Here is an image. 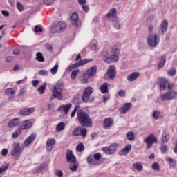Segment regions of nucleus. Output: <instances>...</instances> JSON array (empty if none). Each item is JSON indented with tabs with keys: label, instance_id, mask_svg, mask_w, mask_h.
Instances as JSON below:
<instances>
[{
	"label": "nucleus",
	"instance_id": "f257e3e1",
	"mask_svg": "<svg viewBox=\"0 0 177 177\" xmlns=\"http://www.w3.org/2000/svg\"><path fill=\"white\" fill-rule=\"evenodd\" d=\"M37 138V134L35 133H32L29 136L24 142V145L20 146L18 142H15L12 144V150L11 151V156L15 158V160H19L21 156V152L24 150L25 147L30 146L35 140Z\"/></svg>",
	"mask_w": 177,
	"mask_h": 177
},
{
	"label": "nucleus",
	"instance_id": "f03ea898",
	"mask_svg": "<svg viewBox=\"0 0 177 177\" xmlns=\"http://www.w3.org/2000/svg\"><path fill=\"white\" fill-rule=\"evenodd\" d=\"M77 117L82 127H85L86 128H91V127L93 125V122H92V119L89 115H88V113H85L82 110H77Z\"/></svg>",
	"mask_w": 177,
	"mask_h": 177
},
{
	"label": "nucleus",
	"instance_id": "7ed1b4c3",
	"mask_svg": "<svg viewBox=\"0 0 177 177\" xmlns=\"http://www.w3.org/2000/svg\"><path fill=\"white\" fill-rule=\"evenodd\" d=\"M64 83L63 82H58L53 88L52 95L50 100H53V99H57V100H63V95L62 92H63V86Z\"/></svg>",
	"mask_w": 177,
	"mask_h": 177
},
{
	"label": "nucleus",
	"instance_id": "20e7f679",
	"mask_svg": "<svg viewBox=\"0 0 177 177\" xmlns=\"http://www.w3.org/2000/svg\"><path fill=\"white\" fill-rule=\"evenodd\" d=\"M67 27V24L64 21H59L57 24L53 25L51 28L52 32L53 34H56L57 32H63L66 28Z\"/></svg>",
	"mask_w": 177,
	"mask_h": 177
},
{
	"label": "nucleus",
	"instance_id": "39448f33",
	"mask_svg": "<svg viewBox=\"0 0 177 177\" xmlns=\"http://www.w3.org/2000/svg\"><path fill=\"white\" fill-rule=\"evenodd\" d=\"M93 92V88L92 87H87L84 89V93L82 97V100L84 102V103H88L89 102V97L92 95Z\"/></svg>",
	"mask_w": 177,
	"mask_h": 177
},
{
	"label": "nucleus",
	"instance_id": "423d86ee",
	"mask_svg": "<svg viewBox=\"0 0 177 177\" xmlns=\"http://www.w3.org/2000/svg\"><path fill=\"white\" fill-rule=\"evenodd\" d=\"M118 147V145L117 144L115 143L111 144L109 147H103L102 151H104L105 154H114Z\"/></svg>",
	"mask_w": 177,
	"mask_h": 177
},
{
	"label": "nucleus",
	"instance_id": "0eeeda50",
	"mask_svg": "<svg viewBox=\"0 0 177 177\" xmlns=\"http://www.w3.org/2000/svg\"><path fill=\"white\" fill-rule=\"evenodd\" d=\"M176 97L177 91H169L161 95V99H162V100H172V99H176Z\"/></svg>",
	"mask_w": 177,
	"mask_h": 177
},
{
	"label": "nucleus",
	"instance_id": "6e6552de",
	"mask_svg": "<svg viewBox=\"0 0 177 177\" xmlns=\"http://www.w3.org/2000/svg\"><path fill=\"white\" fill-rule=\"evenodd\" d=\"M167 85H168V89H172L173 86H174V84H170L169 82H168V80L165 78H161L160 88V91H165V89H167Z\"/></svg>",
	"mask_w": 177,
	"mask_h": 177
},
{
	"label": "nucleus",
	"instance_id": "1a4fd4ad",
	"mask_svg": "<svg viewBox=\"0 0 177 177\" xmlns=\"http://www.w3.org/2000/svg\"><path fill=\"white\" fill-rule=\"evenodd\" d=\"M144 142L146 143L147 149H150L153 147V144L156 142V136H154V134H151L144 140Z\"/></svg>",
	"mask_w": 177,
	"mask_h": 177
},
{
	"label": "nucleus",
	"instance_id": "9d476101",
	"mask_svg": "<svg viewBox=\"0 0 177 177\" xmlns=\"http://www.w3.org/2000/svg\"><path fill=\"white\" fill-rule=\"evenodd\" d=\"M167 31H168V21L164 20L159 27L158 32L160 35H164Z\"/></svg>",
	"mask_w": 177,
	"mask_h": 177
},
{
	"label": "nucleus",
	"instance_id": "9b49d317",
	"mask_svg": "<svg viewBox=\"0 0 177 177\" xmlns=\"http://www.w3.org/2000/svg\"><path fill=\"white\" fill-rule=\"evenodd\" d=\"M117 74V71H115V66H111L105 74L106 75H108L109 80H114L115 78V75Z\"/></svg>",
	"mask_w": 177,
	"mask_h": 177
},
{
	"label": "nucleus",
	"instance_id": "f8f14e48",
	"mask_svg": "<svg viewBox=\"0 0 177 177\" xmlns=\"http://www.w3.org/2000/svg\"><path fill=\"white\" fill-rule=\"evenodd\" d=\"M148 45L151 49L156 48V35L149 34L147 39Z\"/></svg>",
	"mask_w": 177,
	"mask_h": 177
},
{
	"label": "nucleus",
	"instance_id": "ddd939ff",
	"mask_svg": "<svg viewBox=\"0 0 177 177\" xmlns=\"http://www.w3.org/2000/svg\"><path fill=\"white\" fill-rule=\"evenodd\" d=\"M106 17L108 20H109V21L113 20L114 19H117L118 17H117V9H115V8L111 9L106 14Z\"/></svg>",
	"mask_w": 177,
	"mask_h": 177
},
{
	"label": "nucleus",
	"instance_id": "4468645a",
	"mask_svg": "<svg viewBox=\"0 0 177 177\" xmlns=\"http://www.w3.org/2000/svg\"><path fill=\"white\" fill-rule=\"evenodd\" d=\"M35 109L34 107L25 108L19 112V115H30V114L34 113Z\"/></svg>",
	"mask_w": 177,
	"mask_h": 177
},
{
	"label": "nucleus",
	"instance_id": "2eb2a0df",
	"mask_svg": "<svg viewBox=\"0 0 177 177\" xmlns=\"http://www.w3.org/2000/svg\"><path fill=\"white\" fill-rule=\"evenodd\" d=\"M32 127V122L29 120H24L21 122V124L19 127V128L22 131V129H30Z\"/></svg>",
	"mask_w": 177,
	"mask_h": 177
},
{
	"label": "nucleus",
	"instance_id": "dca6fc26",
	"mask_svg": "<svg viewBox=\"0 0 177 177\" xmlns=\"http://www.w3.org/2000/svg\"><path fill=\"white\" fill-rule=\"evenodd\" d=\"M56 145V140L55 138H49L46 143V147L47 149V151H52V149H53V146Z\"/></svg>",
	"mask_w": 177,
	"mask_h": 177
},
{
	"label": "nucleus",
	"instance_id": "f3484780",
	"mask_svg": "<svg viewBox=\"0 0 177 177\" xmlns=\"http://www.w3.org/2000/svg\"><path fill=\"white\" fill-rule=\"evenodd\" d=\"M139 77H140V73L133 72L127 76V80L129 82H133V81H136Z\"/></svg>",
	"mask_w": 177,
	"mask_h": 177
},
{
	"label": "nucleus",
	"instance_id": "a211bd4d",
	"mask_svg": "<svg viewBox=\"0 0 177 177\" xmlns=\"http://www.w3.org/2000/svg\"><path fill=\"white\" fill-rule=\"evenodd\" d=\"M113 124H114V121L111 119V118H106L103 122V128L104 129H109V128H111Z\"/></svg>",
	"mask_w": 177,
	"mask_h": 177
},
{
	"label": "nucleus",
	"instance_id": "6ab92c4d",
	"mask_svg": "<svg viewBox=\"0 0 177 177\" xmlns=\"http://www.w3.org/2000/svg\"><path fill=\"white\" fill-rule=\"evenodd\" d=\"M66 161L68 162H75L77 161V159H75V156L73 153V151L68 150L66 155Z\"/></svg>",
	"mask_w": 177,
	"mask_h": 177
},
{
	"label": "nucleus",
	"instance_id": "aec40b11",
	"mask_svg": "<svg viewBox=\"0 0 177 177\" xmlns=\"http://www.w3.org/2000/svg\"><path fill=\"white\" fill-rule=\"evenodd\" d=\"M20 124V118H16L12 119L8 124V128H15V127H17Z\"/></svg>",
	"mask_w": 177,
	"mask_h": 177
},
{
	"label": "nucleus",
	"instance_id": "412c9836",
	"mask_svg": "<svg viewBox=\"0 0 177 177\" xmlns=\"http://www.w3.org/2000/svg\"><path fill=\"white\" fill-rule=\"evenodd\" d=\"M132 107V103H126L120 109V114H126L127 111H129Z\"/></svg>",
	"mask_w": 177,
	"mask_h": 177
},
{
	"label": "nucleus",
	"instance_id": "4be33fe9",
	"mask_svg": "<svg viewBox=\"0 0 177 177\" xmlns=\"http://www.w3.org/2000/svg\"><path fill=\"white\" fill-rule=\"evenodd\" d=\"M97 70V69L96 68V66H94L90 68L89 69H88L86 73H84V75H88V77H93V75H95V74H96Z\"/></svg>",
	"mask_w": 177,
	"mask_h": 177
},
{
	"label": "nucleus",
	"instance_id": "5701e85b",
	"mask_svg": "<svg viewBox=\"0 0 177 177\" xmlns=\"http://www.w3.org/2000/svg\"><path fill=\"white\" fill-rule=\"evenodd\" d=\"M71 23L73 24V26H78V13H73L71 17Z\"/></svg>",
	"mask_w": 177,
	"mask_h": 177
},
{
	"label": "nucleus",
	"instance_id": "b1692460",
	"mask_svg": "<svg viewBox=\"0 0 177 177\" xmlns=\"http://www.w3.org/2000/svg\"><path fill=\"white\" fill-rule=\"evenodd\" d=\"M131 149L132 145L131 144L127 145L126 147L122 149V151L119 152L120 156H125L126 154H128Z\"/></svg>",
	"mask_w": 177,
	"mask_h": 177
},
{
	"label": "nucleus",
	"instance_id": "393cba45",
	"mask_svg": "<svg viewBox=\"0 0 177 177\" xmlns=\"http://www.w3.org/2000/svg\"><path fill=\"white\" fill-rule=\"evenodd\" d=\"M102 59L105 63H111V54L107 51L103 53Z\"/></svg>",
	"mask_w": 177,
	"mask_h": 177
},
{
	"label": "nucleus",
	"instance_id": "a878e982",
	"mask_svg": "<svg viewBox=\"0 0 177 177\" xmlns=\"http://www.w3.org/2000/svg\"><path fill=\"white\" fill-rule=\"evenodd\" d=\"M112 24L116 30H120L121 28V23L120 22V18H115L114 19L111 20Z\"/></svg>",
	"mask_w": 177,
	"mask_h": 177
},
{
	"label": "nucleus",
	"instance_id": "bb28decb",
	"mask_svg": "<svg viewBox=\"0 0 177 177\" xmlns=\"http://www.w3.org/2000/svg\"><path fill=\"white\" fill-rule=\"evenodd\" d=\"M70 109H71V104L62 105L58 109V111H64L65 114H67L70 111Z\"/></svg>",
	"mask_w": 177,
	"mask_h": 177
},
{
	"label": "nucleus",
	"instance_id": "cd10ccee",
	"mask_svg": "<svg viewBox=\"0 0 177 177\" xmlns=\"http://www.w3.org/2000/svg\"><path fill=\"white\" fill-rule=\"evenodd\" d=\"M87 162L89 164V165H97V161L95 160V158L92 155L88 156Z\"/></svg>",
	"mask_w": 177,
	"mask_h": 177
},
{
	"label": "nucleus",
	"instance_id": "c85d7f7f",
	"mask_svg": "<svg viewBox=\"0 0 177 177\" xmlns=\"http://www.w3.org/2000/svg\"><path fill=\"white\" fill-rule=\"evenodd\" d=\"M169 139H171L169 133H167L166 131H164L162 134V141L163 142V143H167V142H168Z\"/></svg>",
	"mask_w": 177,
	"mask_h": 177
},
{
	"label": "nucleus",
	"instance_id": "c756f323",
	"mask_svg": "<svg viewBox=\"0 0 177 177\" xmlns=\"http://www.w3.org/2000/svg\"><path fill=\"white\" fill-rule=\"evenodd\" d=\"M15 93H16V91L13 88H7L5 91L6 95L8 96H11V97L9 98V100H10V99H13V97L12 96L15 95Z\"/></svg>",
	"mask_w": 177,
	"mask_h": 177
},
{
	"label": "nucleus",
	"instance_id": "7c9ffc66",
	"mask_svg": "<svg viewBox=\"0 0 177 177\" xmlns=\"http://www.w3.org/2000/svg\"><path fill=\"white\" fill-rule=\"evenodd\" d=\"M69 169L72 171V172H75V171L78 169V162H77V161L71 162L69 165Z\"/></svg>",
	"mask_w": 177,
	"mask_h": 177
},
{
	"label": "nucleus",
	"instance_id": "2f4dec72",
	"mask_svg": "<svg viewBox=\"0 0 177 177\" xmlns=\"http://www.w3.org/2000/svg\"><path fill=\"white\" fill-rule=\"evenodd\" d=\"M100 91L102 93H107L109 92V84L107 83H104L100 87Z\"/></svg>",
	"mask_w": 177,
	"mask_h": 177
},
{
	"label": "nucleus",
	"instance_id": "473e14b6",
	"mask_svg": "<svg viewBox=\"0 0 177 177\" xmlns=\"http://www.w3.org/2000/svg\"><path fill=\"white\" fill-rule=\"evenodd\" d=\"M165 62H167V58H165V57H162L157 67L158 70H161V68L165 66Z\"/></svg>",
	"mask_w": 177,
	"mask_h": 177
},
{
	"label": "nucleus",
	"instance_id": "72a5a7b5",
	"mask_svg": "<svg viewBox=\"0 0 177 177\" xmlns=\"http://www.w3.org/2000/svg\"><path fill=\"white\" fill-rule=\"evenodd\" d=\"M64 128H66V124H64V122H61L57 125L55 130L57 132H62V131H63Z\"/></svg>",
	"mask_w": 177,
	"mask_h": 177
},
{
	"label": "nucleus",
	"instance_id": "f704fd0d",
	"mask_svg": "<svg viewBox=\"0 0 177 177\" xmlns=\"http://www.w3.org/2000/svg\"><path fill=\"white\" fill-rule=\"evenodd\" d=\"M126 138L128 139V140H135V133L132 131H129L126 134Z\"/></svg>",
	"mask_w": 177,
	"mask_h": 177
},
{
	"label": "nucleus",
	"instance_id": "c9c22d12",
	"mask_svg": "<svg viewBox=\"0 0 177 177\" xmlns=\"http://www.w3.org/2000/svg\"><path fill=\"white\" fill-rule=\"evenodd\" d=\"M89 62H92V59H81L78 62H76V64L77 67H80V66H84L86 63H89Z\"/></svg>",
	"mask_w": 177,
	"mask_h": 177
},
{
	"label": "nucleus",
	"instance_id": "e433bc0d",
	"mask_svg": "<svg viewBox=\"0 0 177 177\" xmlns=\"http://www.w3.org/2000/svg\"><path fill=\"white\" fill-rule=\"evenodd\" d=\"M36 60H37V62H45V57H44L42 53L38 52L36 54Z\"/></svg>",
	"mask_w": 177,
	"mask_h": 177
},
{
	"label": "nucleus",
	"instance_id": "4c0bfd02",
	"mask_svg": "<svg viewBox=\"0 0 177 177\" xmlns=\"http://www.w3.org/2000/svg\"><path fill=\"white\" fill-rule=\"evenodd\" d=\"M117 53H120V46L115 45L111 48V54L117 55Z\"/></svg>",
	"mask_w": 177,
	"mask_h": 177
},
{
	"label": "nucleus",
	"instance_id": "58836bf2",
	"mask_svg": "<svg viewBox=\"0 0 177 177\" xmlns=\"http://www.w3.org/2000/svg\"><path fill=\"white\" fill-rule=\"evenodd\" d=\"M76 150L79 153H82L84 150H85V147L84 146V144L82 142L80 143L77 147H76Z\"/></svg>",
	"mask_w": 177,
	"mask_h": 177
},
{
	"label": "nucleus",
	"instance_id": "ea45409f",
	"mask_svg": "<svg viewBox=\"0 0 177 177\" xmlns=\"http://www.w3.org/2000/svg\"><path fill=\"white\" fill-rule=\"evenodd\" d=\"M21 133V129L18 127L17 131H15L14 133H12V138L13 139H16L17 138H19V135Z\"/></svg>",
	"mask_w": 177,
	"mask_h": 177
},
{
	"label": "nucleus",
	"instance_id": "a19ab883",
	"mask_svg": "<svg viewBox=\"0 0 177 177\" xmlns=\"http://www.w3.org/2000/svg\"><path fill=\"white\" fill-rule=\"evenodd\" d=\"M45 88H46V82L44 83L43 86H41L39 88H37V91L40 95H44L45 92Z\"/></svg>",
	"mask_w": 177,
	"mask_h": 177
},
{
	"label": "nucleus",
	"instance_id": "79ce46f5",
	"mask_svg": "<svg viewBox=\"0 0 177 177\" xmlns=\"http://www.w3.org/2000/svg\"><path fill=\"white\" fill-rule=\"evenodd\" d=\"M87 133H88V130H86V128L82 127L80 129V136H82L83 138H86Z\"/></svg>",
	"mask_w": 177,
	"mask_h": 177
},
{
	"label": "nucleus",
	"instance_id": "37998d69",
	"mask_svg": "<svg viewBox=\"0 0 177 177\" xmlns=\"http://www.w3.org/2000/svg\"><path fill=\"white\" fill-rule=\"evenodd\" d=\"M164 117V114L161 111H156V120H161Z\"/></svg>",
	"mask_w": 177,
	"mask_h": 177
},
{
	"label": "nucleus",
	"instance_id": "c03bdc74",
	"mask_svg": "<svg viewBox=\"0 0 177 177\" xmlns=\"http://www.w3.org/2000/svg\"><path fill=\"white\" fill-rule=\"evenodd\" d=\"M79 73H80L79 69L73 71L71 75V80H75V77L78 75Z\"/></svg>",
	"mask_w": 177,
	"mask_h": 177
},
{
	"label": "nucleus",
	"instance_id": "a18cd8bd",
	"mask_svg": "<svg viewBox=\"0 0 177 177\" xmlns=\"http://www.w3.org/2000/svg\"><path fill=\"white\" fill-rule=\"evenodd\" d=\"M58 70H59V65L57 64L50 69V73L51 74L55 75V74L57 73Z\"/></svg>",
	"mask_w": 177,
	"mask_h": 177
},
{
	"label": "nucleus",
	"instance_id": "49530a36",
	"mask_svg": "<svg viewBox=\"0 0 177 177\" xmlns=\"http://www.w3.org/2000/svg\"><path fill=\"white\" fill-rule=\"evenodd\" d=\"M167 74L171 77H175L176 75V69L175 68H172L171 69L169 70Z\"/></svg>",
	"mask_w": 177,
	"mask_h": 177
},
{
	"label": "nucleus",
	"instance_id": "de8ad7c7",
	"mask_svg": "<svg viewBox=\"0 0 177 177\" xmlns=\"http://www.w3.org/2000/svg\"><path fill=\"white\" fill-rule=\"evenodd\" d=\"M147 24H154V15H150L147 19Z\"/></svg>",
	"mask_w": 177,
	"mask_h": 177
},
{
	"label": "nucleus",
	"instance_id": "09e8293b",
	"mask_svg": "<svg viewBox=\"0 0 177 177\" xmlns=\"http://www.w3.org/2000/svg\"><path fill=\"white\" fill-rule=\"evenodd\" d=\"M167 161L169 163L170 167H172L173 168H174V167H175V165L176 164V161L175 160H174L172 158H168Z\"/></svg>",
	"mask_w": 177,
	"mask_h": 177
},
{
	"label": "nucleus",
	"instance_id": "8fccbe9b",
	"mask_svg": "<svg viewBox=\"0 0 177 177\" xmlns=\"http://www.w3.org/2000/svg\"><path fill=\"white\" fill-rule=\"evenodd\" d=\"M133 167L135 169H137V171H142V169H143V166L139 163L133 164Z\"/></svg>",
	"mask_w": 177,
	"mask_h": 177
},
{
	"label": "nucleus",
	"instance_id": "3c124183",
	"mask_svg": "<svg viewBox=\"0 0 177 177\" xmlns=\"http://www.w3.org/2000/svg\"><path fill=\"white\" fill-rule=\"evenodd\" d=\"M118 55H117V54H111V62H118Z\"/></svg>",
	"mask_w": 177,
	"mask_h": 177
},
{
	"label": "nucleus",
	"instance_id": "603ef678",
	"mask_svg": "<svg viewBox=\"0 0 177 177\" xmlns=\"http://www.w3.org/2000/svg\"><path fill=\"white\" fill-rule=\"evenodd\" d=\"M80 132H81V129H80V127H77L74 129L73 133L74 136H80Z\"/></svg>",
	"mask_w": 177,
	"mask_h": 177
},
{
	"label": "nucleus",
	"instance_id": "864d4df0",
	"mask_svg": "<svg viewBox=\"0 0 177 177\" xmlns=\"http://www.w3.org/2000/svg\"><path fill=\"white\" fill-rule=\"evenodd\" d=\"M9 168V165H2L0 167V174L7 171V169Z\"/></svg>",
	"mask_w": 177,
	"mask_h": 177
},
{
	"label": "nucleus",
	"instance_id": "5fc2aeb1",
	"mask_svg": "<svg viewBox=\"0 0 177 177\" xmlns=\"http://www.w3.org/2000/svg\"><path fill=\"white\" fill-rule=\"evenodd\" d=\"M160 151L163 154L168 153V147L167 145H162L160 147Z\"/></svg>",
	"mask_w": 177,
	"mask_h": 177
},
{
	"label": "nucleus",
	"instance_id": "6e6d98bb",
	"mask_svg": "<svg viewBox=\"0 0 177 177\" xmlns=\"http://www.w3.org/2000/svg\"><path fill=\"white\" fill-rule=\"evenodd\" d=\"M39 75H49V71H46L45 69L40 70L38 72Z\"/></svg>",
	"mask_w": 177,
	"mask_h": 177
},
{
	"label": "nucleus",
	"instance_id": "4d7b16f0",
	"mask_svg": "<svg viewBox=\"0 0 177 177\" xmlns=\"http://www.w3.org/2000/svg\"><path fill=\"white\" fill-rule=\"evenodd\" d=\"M78 68V66H77V64L75 63L72 65H70L67 68H66V71H71V70H73V68Z\"/></svg>",
	"mask_w": 177,
	"mask_h": 177
},
{
	"label": "nucleus",
	"instance_id": "13d9d810",
	"mask_svg": "<svg viewBox=\"0 0 177 177\" xmlns=\"http://www.w3.org/2000/svg\"><path fill=\"white\" fill-rule=\"evenodd\" d=\"M17 8L19 12H23V10H24V7L20 2L17 3Z\"/></svg>",
	"mask_w": 177,
	"mask_h": 177
},
{
	"label": "nucleus",
	"instance_id": "bf43d9fd",
	"mask_svg": "<svg viewBox=\"0 0 177 177\" xmlns=\"http://www.w3.org/2000/svg\"><path fill=\"white\" fill-rule=\"evenodd\" d=\"M93 157L94 158V160H95V161H98V160H100V158H102V154H100V153H97L94 154Z\"/></svg>",
	"mask_w": 177,
	"mask_h": 177
},
{
	"label": "nucleus",
	"instance_id": "052dcab7",
	"mask_svg": "<svg viewBox=\"0 0 177 177\" xmlns=\"http://www.w3.org/2000/svg\"><path fill=\"white\" fill-rule=\"evenodd\" d=\"M148 25V30L149 32H153V30H154V24H147Z\"/></svg>",
	"mask_w": 177,
	"mask_h": 177
},
{
	"label": "nucleus",
	"instance_id": "680f3d73",
	"mask_svg": "<svg viewBox=\"0 0 177 177\" xmlns=\"http://www.w3.org/2000/svg\"><path fill=\"white\" fill-rule=\"evenodd\" d=\"M55 2V0H44V5H47V6H49V5H52Z\"/></svg>",
	"mask_w": 177,
	"mask_h": 177
},
{
	"label": "nucleus",
	"instance_id": "e2e57ef3",
	"mask_svg": "<svg viewBox=\"0 0 177 177\" xmlns=\"http://www.w3.org/2000/svg\"><path fill=\"white\" fill-rule=\"evenodd\" d=\"M55 175L57 177H63V171L62 170H56Z\"/></svg>",
	"mask_w": 177,
	"mask_h": 177
},
{
	"label": "nucleus",
	"instance_id": "0e129e2a",
	"mask_svg": "<svg viewBox=\"0 0 177 177\" xmlns=\"http://www.w3.org/2000/svg\"><path fill=\"white\" fill-rule=\"evenodd\" d=\"M45 48L47 50H50V52H52V50L53 49V47L52 46V45L49 44H46Z\"/></svg>",
	"mask_w": 177,
	"mask_h": 177
},
{
	"label": "nucleus",
	"instance_id": "69168bd1",
	"mask_svg": "<svg viewBox=\"0 0 177 177\" xmlns=\"http://www.w3.org/2000/svg\"><path fill=\"white\" fill-rule=\"evenodd\" d=\"M32 85L35 88H37V86H38V85H39V80H32Z\"/></svg>",
	"mask_w": 177,
	"mask_h": 177
},
{
	"label": "nucleus",
	"instance_id": "338daca9",
	"mask_svg": "<svg viewBox=\"0 0 177 177\" xmlns=\"http://www.w3.org/2000/svg\"><path fill=\"white\" fill-rule=\"evenodd\" d=\"M35 32H42V29L38 25H36L35 26Z\"/></svg>",
	"mask_w": 177,
	"mask_h": 177
},
{
	"label": "nucleus",
	"instance_id": "774afa93",
	"mask_svg": "<svg viewBox=\"0 0 177 177\" xmlns=\"http://www.w3.org/2000/svg\"><path fill=\"white\" fill-rule=\"evenodd\" d=\"M118 95L120 97H124V96H125V90H120L118 91Z\"/></svg>",
	"mask_w": 177,
	"mask_h": 177
}]
</instances>
